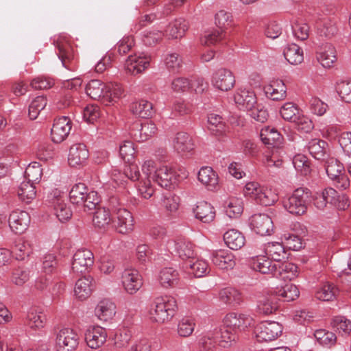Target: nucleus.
I'll use <instances>...</instances> for the list:
<instances>
[{"mask_svg": "<svg viewBox=\"0 0 351 351\" xmlns=\"http://www.w3.org/2000/svg\"><path fill=\"white\" fill-rule=\"evenodd\" d=\"M128 178L132 182H136L135 186L138 195L144 199L150 198L154 193V186L152 181L143 173L141 175L136 165L130 163L125 166L123 174L118 169H114L112 172V180L117 184H122L123 180Z\"/></svg>", "mask_w": 351, "mask_h": 351, "instance_id": "nucleus-1", "label": "nucleus"}, {"mask_svg": "<svg viewBox=\"0 0 351 351\" xmlns=\"http://www.w3.org/2000/svg\"><path fill=\"white\" fill-rule=\"evenodd\" d=\"M141 169L148 179H152L162 188H170L176 185L179 180V176L172 167L166 165L157 167L156 162L152 159L145 160Z\"/></svg>", "mask_w": 351, "mask_h": 351, "instance_id": "nucleus-2", "label": "nucleus"}, {"mask_svg": "<svg viewBox=\"0 0 351 351\" xmlns=\"http://www.w3.org/2000/svg\"><path fill=\"white\" fill-rule=\"evenodd\" d=\"M178 311L175 298L163 295L156 298L149 310V318L153 322L164 324L170 322Z\"/></svg>", "mask_w": 351, "mask_h": 351, "instance_id": "nucleus-3", "label": "nucleus"}, {"mask_svg": "<svg viewBox=\"0 0 351 351\" xmlns=\"http://www.w3.org/2000/svg\"><path fill=\"white\" fill-rule=\"evenodd\" d=\"M311 201V191L306 188H298L283 201L285 209L289 213L302 215L307 210Z\"/></svg>", "mask_w": 351, "mask_h": 351, "instance_id": "nucleus-4", "label": "nucleus"}, {"mask_svg": "<svg viewBox=\"0 0 351 351\" xmlns=\"http://www.w3.org/2000/svg\"><path fill=\"white\" fill-rule=\"evenodd\" d=\"M49 206L52 208L54 215L62 222L69 221L73 215L70 206L66 202L64 193L55 189L47 196Z\"/></svg>", "mask_w": 351, "mask_h": 351, "instance_id": "nucleus-5", "label": "nucleus"}, {"mask_svg": "<svg viewBox=\"0 0 351 351\" xmlns=\"http://www.w3.org/2000/svg\"><path fill=\"white\" fill-rule=\"evenodd\" d=\"M223 324V327L228 328L239 334L252 328L254 326V320L248 314L230 312L224 316Z\"/></svg>", "mask_w": 351, "mask_h": 351, "instance_id": "nucleus-6", "label": "nucleus"}, {"mask_svg": "<svg viewBox=\"0 0 351 351\" xmlns=\"http://www.w3.org/2000/svg\"><path fill=\"white\" fill-rule=\"evenodd\" d=\"M80 335L73 328H63L56 334L57 351H75L80 343Z\"/></svg>", "mask_w": 351, "mask_h": 351, "instance_id": "nucleus-7", "label": "nucleus"}, {"mask_svg": "<svg viewBox=\"0 0 351 351\" xmlns=\"http://www.w3.org/2000/svg\"><path fill=\"white\" fill-rule=\"evenodd\" d=\"M56 47L62 66L69 71H75L77 67V57L71 44L64 39L59 38L56 41Z\"/></svg>", "mask_w": 351, "mask_h": 351, "instance_id": "nucleus-8", "label": "nucleus"}, {"mask_svg": "<svg viewBox=\"0 0 351 351\" xmlns=\"http://www.w3.org/2000/svg\"><path fill=\"white\" fill-rule=\"evenodd\" d=\"M210 82L215 88L226 92L234 87L235 77L231 71L221 68L213 73Z\"/></svg>", "mask_w": 351, "mask_h": 351, "instance_id": "nucleus-9", "label": "nucleus"}, {"mask_svg": "<svg viewBox=\"0 0 351 351\" xmlns=\"http://www.w3.org/2000/svg\"><path fill=\"white\" fill-rule=\"evenodd\" d=\"M121 284L126 293L133 295L141 288L143 278L137 269L126 268L121 275Z\"/></svg>", "mask_w": 351, "mask_h": 351, "instance_id": "nucleus-10", "label": "nucleus"}, {"mask_svg": "<svg viewBox=\"0 0 351 351\" xmlns=\"http://www.w3.org/2000/svg\"><path fill=\"white\" fill-rule=\"evenodd\" d=\"M93 264V252L86 249L79 250L73 255L71 269L74 273L82 274L88 271Z\"/></svg>", "mask_w": 351, "mask_h": 351, "instance_id": "nucleus-11", "label": "nucleus"}, {"mask_svg": "<svg viewBox=\"0 0 351 351\" xmlns=\"http://www.w3.org/2000/svg\"><path fill=\"white\" fill-rule=\"evenodd\" d=\"M282 330V326L277 322H263L258 327L256 337L259 341H271L281 335Z\"/></svg>", "mask_w": 351, "mask_h": 351, "instance_id": "nucleus-12", "label": "nucleus"}, {"mask_svg": "<svg viewBox=\"0 0 351 351\" xmlns=\"http://www.w3.org/2000/svg\"><path fill=\"white\" fill-rule=\"evenodd\" d=\"M316 60L325 69H330L337 60V51L332 44L324 43L316 49Z\"/></svg>", "mask_w": 351, "mask_h": 351, "instance_id": "nucleus-13", "label": "nucleus"}, {"mask_svg": "<svg viewBox=\"0 0 351 351\" xmlns=\"http://www.w3.org/2000/svg\"><path fill=\"white\" fill-rule=\"evenodd\" d=\"M30 220V215L27 211L16 209L9 215L8 225L15 234H22L29 227Z\"/></svg>", "mask_w": 351, "mask_h": 351, "instance_id": "nucleus-14", "label": "nucleus"}, {"mask_svg": "<svg viewBox=\"0 0 351 351\" xmlns=\"http://www.w3.org/2000/svg\"><path fill=\"white\" fill-rule=\"evenodd\" d=\"M113 227L120 234H128L133 230L134 219L130 211L125 208L117 210L115 217L112 219Z\"/></svg>", "mask_w": 351, "mask_h": 351, "instance_id": "nucleus-15", "label": "nucleus"}, {"mask_svg": "<svg viewBox=\"0 0 351 351\" xmlns=\"http://www.w3.org/2000/svg\"><path fill=\"white\" fill-rule=\"evenodd\" d=\"M157 128L155 123L146 121L143 123H134L130 129L131 136L136 141L144 142L156 134Z\"/></svg>", "mask_w": 351, "mask_h": 351, "instance_id": "nucleus-16", "label": "nucleus"}, {"mask_svg": "<svg viewBox=\"0 0 351 351\" xmlns=\"http://www.w3.org/2000/svg\"><path fill=\"white\" fill-rule=\"evenodd\" d=\"M234 101L237 107L242 110H252L256 106L257 98L255 93L247 88H238L234 95Z\"/></svg>", "mask_w": 351, "mask_h": 351, "instance_id": "nucleus-17", "label": "nucleus"}, {"mask_svg": "<svg viewBox=\"0 0 351 351\" xmlns=\"http://www.w3.org/2000/svg\"><path fill=\"white\" fill-rule=\"evenodd\" d=\"M85 341L91 349L101 347L106 341L108 334L106 328L99 326H89L85 332Z\"/></svg>", "mask_w": 351, "mask_h": 351, "instance_id": "nucleus-18", "label": "nucleus"}, {"mask_svg": "<svg viewBox=\"0 0 351 351\" xmlns=\"http://www.w3.org/2000/svg\"><path fill=\"white\" fill-rule=\"evenodd\" d=\"M151 58L145 53L130 55L126 60L125 69L132 75H137L147 69L150 64Z\"/></svg>", "mask_w": 351, "mask_h": 351, "instance_id": "nucleus-19", "label": "nucleus"}, {"mask_svg": "<svg viewBox=\"0 0 351 351\" xmlns=\"http://www.w3.org/2000/svg\"><path fill=\"white\" fill-rule=\"evenodd\" d=\"M71 130V121L66 117H62L54 120L51 130L52 141L56 143L62 142L68 136Z\"/></svg>", "mask_w": 351, "mask_h": 351, "instance_id": "nucleus-20", "label": "nucleus"}, {"mask_svg": "<svg viewBox=\"0 0 351 351\" xmlns=\"http://www.w3.org/2000/svg\"><path fill=\"white\" fill-rule=\"evenodd\" d=\"M251 268L263 274L276 275L278 264L269 257L265 256H256L252 257L249 261Z\"/></svg>", "mask_w": 351, "mask_h": 351, "instance_id": "nucleus-21", "label": "nucleus"}, {"mask_svg": "<svg viewBox=\"0 0 351 351\" xmlns=\"http://www.w3.org/2000/svg\"><path fill=\"white\" fill-rule=\"evenodd\" d=\"M251 228L261 236L269 235L273 231V221L266 214H255L250 221Z\"/></svg>", "mask_w": 351, "mask_h": 351, "instance_id": "nucleus-22", "label": "nucleus"}, {"mask_svg": "<svg viewBox=\"0 0 351 351\" xmlns=\"http://www.w3.org/2000/svg\"><path fill=\"white\" fill-rule=\"evenodd\" d=\"M168 245L169 247H173L175 252L182 260L187 261L195 258L194 245L184 238L169 241Z\"/></svg>", "mask_w": 351, "mask_h": 351, "instance_id": "nucleus-23", "label": "nucleus"}, {"mask_svg": "<svg viewBox=\"0 0 351 351\" xmlns=\"http://www.w3.org/2000/svg\"><path fill=\"white\" fill-rule=\"evenodd\" d=\"M88 156L89 153L84 144H74L70 147L68 162L71 167H81L86 164Z\"/></svg>", "mask_w": 351, "mask_h": 351, "instance_id": "nucleus-24", "label": "nucleus"}, {"mask_svg": "<svg viewBox=\"0 0 351 351\" xmlns=\"http://www.w3.org/2000/svg\"><path fill=\"white\" fill-rule=\"evenodd\" d=\"M210 259L212 263L219 269L223 270L232 269L236 265L234 255L228 250L213 252Z\"/></svg>", "mask_w": 351, "mask_h": 351, "instance_id": "nucleus-25", "label": "nucleus"}, {"mask_svg": "<svg viewBox=\"0 0 351 351\" xmlns=\"http://www.w3.org/2000/svg\"><path fill=\"white\" fill-rule=\"evenodd\" d=\"M266 97L274 101L284 100L287 97V86L284 82L279 79L271 80L263 88Z\"/></svg>", "mask_w": 351, "mask_h": 351, "instance_id": "nucleus-26", "label": "nucleus"}, {"mask_svg": "<svg viewBox=\"0 0 351 351\" xmlns=\"http://www.w3.org/2000/svg\"><path fill=\"white\" fill-rule=\"evenodd\" d=\"M95 280L91 276L78 279L75 285L74 294L80 300L89 298L95 289Z\"/></svg>", "mask_w": 351, "mask_h": 351, "instance_id": "nucleus-27", "label": "nucleus"}, {"mask_svg": "<svg viewBox=\"0 0 351 351\" xmlns=\"http://www.w3.org/2000/svg\"><path fill=\"white\" fill-rule=\"evenodd\" d=\"M96 317L102 322H109L116 315V305L110 300L104 299L99 302L95 309Z\"/></svg>", "mask_w": 351, "mask_h": 351, "instance_id": "nucleus-28", "label": "nucleus"}, {"mask_svg": "<svg viewBox=\"0 0 351 351\" xmlns=\"http://www.w3.org/2000/svg\"><path fill=\"white\" fill-rule=\"evenodd\" d=\"M197 179L208 190L214 191L218 186V175L210 167H202L198 171Z\"/></svg>", "mask_w": 351, "mask_h": 351, "instance_id": "nucleus-29", "label": "nucleus"}, {"mask_svg": "<svg viewBox=\"0 0 351 351\" xmlns=\"http://www.w3.org/2000/svg\"><path fill=\"white\" fill-rule=\"evenodd\" d=\"M172 145L179 154H186L194 149L195 145L192 138L184 132H178L172 140Z\"/></svg>", "mask_w": 351, "mask_h": 351, "instance_id": "nucleus-30", "label": "nucleus"}, {"mask_svg": "<svg viewBox=\"0 0 351 351\" xmlns=\"http://www.w3.org/2000/svg\"><path fill=\"white\" fill-rule=\"evenodd\" d=\"M279 306L278 300L273 293L263 296L258 300L257 312L259 314L269 315L275 313Z\"/></svg>", "mask_w": 351, "mask_h": 351, "instance_id": "nucleus-31", "label": "nucleus"}, {"mask_svg": "<svg viewBox=\"0 0 351 351\" xmlns=\"http://www.w3.org/2000/svg\"><path fill=\"white\" fill-rule=\"evenodd\" d=\"M193 213L196 219L203 223H210L215 217L214 207L209 203L202 201L197 204L193 208Z\"/></svg>", "mask_w": 351, "mask_h": 351, "instance_id": "nucleus-32", "label": "nucleus"}, {"mask_svg": "<svg viewBox=\"0 0 351 351\" xmlns=\"http://www.w3.org/2000/svg\"><path fill=\"white\" fill-rule=\"evenodd\" d=\"M223 241L230 249L238 250L245 245V237L241 232L232 228L223 234Z\"/></svg>", "mask_w": 351, "mask_h": 351, "instance_id": "nucleus-33", "label": "nucleus"}, {"mask_svg": "<svg viewBox=\"0 0 351 351\" xmlns=\"http://www.w3.org/2000/svg\"><path fill=\"white\" fill-rule=\"evenodd\" d=\"M189 25L187 21L180 18L169 23L165 29L166 36L168 38L177 39L182 38L187 31Z\"/></svg>", "mask_w": 351, "mask_h": 351, "instance_id": "nucleus-34", "label": "nucleus"}, {"mask_svg": "<svg viewBox=\"0 0 351 351\" xmlns=\"http://www.w3.org/2000/svg\"><path fill=\"white\" fill-rule=\"evenodd\" d=\"M112 222V218L109 209L105 207L96 208L93 217V223L96 228L106 230Z\"/></svg>", "mask_w": 351, "mask_h": 351, "instance_id": "nucleus-35", "label": "nucleus"}, {"mask_svg": "<svg viewBox=\"0 0 351 351\" xmlns=\"http://www.w3.org/2000/svg\"><path fill=\"white\" fill-rule=\"evenodd\" d=\"M317 34L320 37L331 38L337 33L336 22L329 17L317 22Z\"/></svg>", "mask_w": 351, "mask_h": 351, "instance_id": "nucleus-36", "label": "nucleus"}, {"mask_svg": "<svg viewBox=\"0 0 351 351\" xmlns=\"http://www.w3.org/2000/svg\"><path fill=\"white\" fill-rule=\"evenodd\" d=\"M46 320L45 313L37 308L34 307L30 308L27 313L26 324L32 329L39 330L44 328Z\"/></svg>", "mask_w": 351, "mask_h": 351, "instance_id": "nucleus-37", "label": "nucleus"}, {"mask_svg": "<svg viewBox=\"0 0 351 351\" xmlns=\"http://www.w3.org/2000/svg\"><path fill=\"white\" fill-rule=\"evenodd\" d=\"M274 293L278 300L282 299L286 302L293 301L300 295L298 288L291 283H287L280 287H276L274 290Z\"/></svg>", "mask_w": 351, "mask_h": 351, "instance_id": "nucleus-38", "label": "nucleus"}, {"mask_svg": "<svg viewBox=\"0 0 351 351\" xmlns=\"http://www.w3.org/2000/svg\"><path fill=\"white\" fill-rule=\"evenodd\" d=\"M208 129L212 134L221 137L226 135L227 126L222 120V117L217 114L211 113L208 116Z\"/></svg>", "mask_w": 351, "mask_h": 351, "instance_id": "nucleus-39", "label": "nucleus"}, {"mask_svg": "<svg viewBox=\"0 0 351 351\" xmlns=\"http://www.w3.org/2000/svg\"><path fill=\"white\" fill-rule=\"evenodd\" d=\"M337 195V191L333 188L325 189L322 192H317L313 195V204L319 210H323L328 203L334 202V197Z\"/></svg>", "mask_w": 351, "mask_h": 351, "instance_id": "nucleus-40", "label": "nucleus"}, {"mask_svg": "<svg viewBox=\"0 0 351 351\" xmlns=\"http://www.w3.org/2000/svg\"><path fill=\"white\" fill-rule=\"evenodd\" d=\"M178 272L173 267H165L162 269L158 277L160 284L164 288L174 286L178 283Z\"/></svg>", "mask_w": 351, "mask_h": 351, "instance_id": "nucleus-41", "label": "nucleus"}, {"mask_svg": "<svg viewBox=\"0 0 351 351\" xmlns=\"http://www.w3.org/2000/svg\"><path fill=\"white\" fill-rule=\"evenodd\" d=\"M219 298L222 302L232 306H238L242 302L241 293L232 287H226L220 290Z\"/></svg>", "mask_w": 351, "mask_h": 351, "instance_id": "nucleus-42", "label": "nucleus"}, {"mask_svg": "<svg viewBox=\"0 0 351 351\" xmlns=\"http://www.w3.org/2000/svg\"><path fill=\"white\" fill-rule=\"evenodd\" d=\"M124 90L118 83L106 84L104 104L106 106L113 104L123 96Z\"/></svg>", "mask_w": 351, "mask_h": 351, "instance_id": "nucleus-43", "label": "nucleus"}, {"mask_svg": "<svg viewBox=\"0 0 351 351\" xmlns=\"http://www.w3.org/2000/svg\"><path fill=\"white\" fill-rule=\"evenodd\" d=\"M223 207L230 218H238L243 211V202L241 198L232 197L224 202Z\"/></svg>", "mask_w": 351, "mask_h": 351, "instance_id": "nucleus-44", "label": "nucleus"}, {"mask_svg": "<svg viewBox=\"0 0 351 351\" xmlns=\"http://www.w3.org/2000/svg\"><path fill=\"white\" fill-rule=\"evenodd\" d=\"M339 293V289L336 285L330 282H325L320 285L315 292L317 299L322 301H332Z\"/></svg>", "mask_w": 351, "mask_h": 351, "instance_id": "nucleus-45", "label": "nucleus"}, {"mask_svg": "<svg viewBox=\"0 0 351 351\" xmlns=\"http://www.w3.org/2000/svg\"><path fill=\"white\" fill-rule=\"evenodd\" d=\"M17 195L21 202L31 203L36 196L35 185L29 182L23 181L17 189Z\"/></svg>", "mask_w": 351, "mask_h": 351, "instance_id": "nucleus-46", "label": "nucleus"}, {"mask_svg": "<svg viewBox=\"0 0 351 351\" xmlns=\"http://www.w3.org/2000/svg\"><path fill=\"white\" fill-rule=\"evenodd\" d=\"M265 252L268 257L276 263L281 262L287 258V252L281 243H268L265 247Z\"/></svg>", "mask_w": 351, "mask_h": 351, "instance_id": "nucleus-47", "label": "nucleus"}, {"mask_svg": "<svg viewBox=\"0 0 351 351\" xmlns=\"http://www.w3.org/2000/svg\"><path fill=\"white\" fill-rule=\"evenodd\" d=\"M277 267L276 278H281L283 280H291L298 276V268L296 265L289 262L278 263Z\"/></svg>", "mask_w": 351, "mask_h": 351, "instance_id": "nucleus-48", "label": "nucleus"}, {"mask_svg": "<svg viewBox=\"0 0 351 351\" xmlns=\"http://www.w3.org/2000/svg\"><path fill=\"white\" fill-rule=\"evenodd\" d=\"M106 84L100 80H93L86 86V93L88 96L93 99H99L103 104L104 101Z\"/></svg>", "mask_w": 351, "mask_h": 351, "instance_id": "nucleus-49", "label": "nucleus"}, {"mask_svg": "<svg viewBox=\"0 0 351 351\" xmlns=\"http://www.w3.org/2000/svg\"><path fill=\"white\" fill-rule=\"evenodd\" d=\"M194 259L187 261L184 263V267L186 269H190L194 276L201 278L205 276L209 271L208 263L203 259L197 258L194 261Z\"/></svg>", "mask_w": 351, "mask_h": 351, "instance_id": "nucleus-50", "label": "nucleus"}, {"mask_svg": "<svg viewBox=\"0 0 351 351\" xmlns=\"http://www.w3.org/2000/svg\"><path fill=\"white\" fill-rule=\"evenodd\" d=\"M285 59L291 64L297 65L304 60L302 49L296 44L289 45L284 50Z\"/></svg>", "mask_w": 351, "mask_h": 351, "instance_id": "nucleus-51", "label": "nucleus"}, {"mask_svg": "<svg viewBox=\"0 0 351 351\" xmlns=\"http://www.w3.org/2000/svg\"><path fill=\"white\" fill-rule=\"evenodd\" d=\"M328 144L326 141L314 138L311 140L307 145L310 154L317 160L324 158L326 154V147Z\"/></svg>", "mask_w": 351, "mask_h": 351, "instance_id": "nucleus-52", "label": "nucleus"}, {"mask_svg": "<svg viewBox=\"0 0 351 351\" xmlns=\"http://www.w3.org/2000/svg\"><path fill=\"white\" fill-rule=\"evenodd\" d=\"M219 335L217 328L205 333L199 339L200 348L204 351H213L218 342Z\"/></svg>", "mask_w": 351, "mask_h": 351, "instance_id": "nucleus-53", "label": "nucleus"}, {"mask_svg": "<svg viewBox=\"0 0 351 351\" xmlns=\"http://www.w3.org/2000/svg\"><path fill=\"white\" fill-rule=\"evenodd\" d=\"M196 323L195 319L193 317H184L178 324L177 332L181 337H190L195 329Z\"/></svg>", "mask_w": 351, "mask_h": 351, "instance_id": "nucleus-54", "label": "nucleus"}, {"mask_svg": "<svg viewBox=\"0 0 351 351\" xmlns=\"http://www.w3.org/2000/svg\"><path fill=\"white\" fill-rule=\"evenodd\" d=\"M163 62L166 68L171 72H177L182 66L181 56L173 51H169L163 56Z\"/></svg>", "mask_w": 351, "mask_h": 351, "instance_id": "nucleus-55", "label": "nucleus"}, {"mask_svg": "<svg viewBox=\"0 0 351 351\" xmlns=\"http://www.w3.org/2000/svg\"><path fill=\"white\" fill-rule=\"evenodd\" d=\"M333 329L337 331L341 335L348 336L351 332V321L344 316H335L330 322Z\"/></svg>", "mask_w": 351, "mask_h": 351, "instance_id": "nucleus-56", "label": "nucleus"}, {"mask_svg": "<svg viewBox=\"0 0 351 351\" xmlns=\"http://www.w3.org/2000/svg\"><path fill=\"white\" fill-rule=\"evenodd\" d=\"M278 199V193L272 189L264 186L261 192L259 193L256 203L265 206H269L274 204Z\"/></svg>", "mask_w": 351, "mask_h": 351, "instance_id": "nucleus-57", "label": "nucleus"}, {"mask_svg": "<svg viewBox=\"0 0 351 351\" xmlns=\"http://www.w3.org/2000/svg\"><path fill=\"white\" fill-rule=\"evenodd\" d=\"M32 246L29 241L23 239L16 241L12 252L17 260H24L32 253Z\"/></svg>", "mask_w": 351, "mask_h": 351, "instance_id": "nucleus-58", "label": "nucleus"}, {"mask_svg": "<svg viewBox=\"0 0 351 351\" xmlns=\"http://www.w3.org/2000/svg\"><path fill=\"white\" fill-rule=\"evenodd\" d=\"M132 111L134 114L146 119L153 114V104L147 100H140L132 104Z\"/></svg>", "mask_w": 351, "mask_h": 351, "instance_id": "nucleus-59", "label": "nucleus"}, {"mask_svg": "<svg viewBox=\"0 0 351 351\" xmlns=\"http://www.w3.org/2000/svg\"><path fill=\"white\" fill-rule=\"evenodd\" d=\"M42 175L43 169L40 165L37 162H33L25 169V181L34 184L40 180Z\"/></svg>", "mask_w": 351, "mask_h": 351, "instance_id": "nucleus-60", "label": "nucleus"}, {"mask_svg": "<svg viewBox=\"0 0 351 351\" xmlns=\"http://www.w3.org/2000/svg\"><path fill=\"white\" fill-rule=\"evenodd\" d=\"M219 332L218 343L221 347H230L238 340L239 334L228 328L224 327Z\"/></svg>", "mask_w": 351, "mask_h": 351, "instance_id": "nucleus-61", "label": "nucleus"}, {"mask_svg": "<svg viewBox=\"0 0 351 351\" xmlns=\"http://www.w3.org/2000/svg\"><path fill=\"white\" fill-rule=\"evenodd\" d=\"M260 136L263 143L275 147L280 139V133L274 128L267 127L261 130Z\"/></svg>", "mask_w": 351, "mask_h": 351, "instance_id": "nucleus-62", "label": "nucleus"}, {"mask_svg": "<svg viewBox=\"0 0 351 351\" xmlns=\"http://www.w3.org/2000/svg\"><path fill=\"white\" fill-rule=\"evenodd\" d=\"M88 189L84 183L75 184L69 193L70 201L73 204H82Z\"/></svg>", "mask_w": 351, "mask_h": 351, "instance_id": "nucleus-63", "label": "nucleus"}, {"mask_svg": "<svg viewBox=\"0 0 351 351\" xmlns=\"http://www.w3.org/2000/svg\"><path fill=\"white\" fill-rule=\"evenodd\" d=\"M335 89L341 101L351 103V80H342L337 82Z\"/></svg>", "mask_w": 351, "mask_h": 351, "instance_id": "nucleus-64", "label": "nucleus"}]
</instances>
